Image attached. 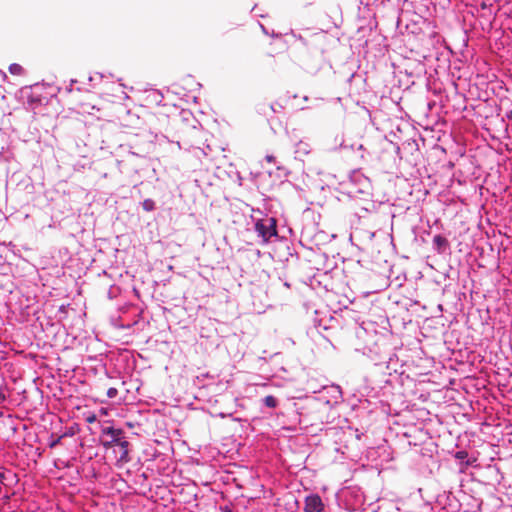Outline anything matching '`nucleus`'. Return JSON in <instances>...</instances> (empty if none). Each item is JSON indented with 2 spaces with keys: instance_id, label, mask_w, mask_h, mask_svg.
Here are the masks:
<instances>
[{
  "instance_id": "nucleus-1",
  "label": "nucleus",
  "mask_w": 512,
  "mask_h": 512,
  "mask_svg": "<svg viewBox=\"0 0 512 512\" xmlns=\"http://www.w3.org/2000/svg\"><path fill=\"white\" fill-rule=\"evenodd\" d=\"M103 433L106 435H109L110 437H113V440L103 442V446L106 449H108L115 445H118L121 448L120 460L125 463L129 462L130 457H129L128 447L130 444L123 436L124 435L123 430L116 429L114 427H106L103 429Z\"/></svg>"
},
{
  "instance_id": "nucleus-2",
  "label": "nucleus",
  "mask_w": 512,
  "mask_h": 512,
  "mask_svg": "<svg viewBox=\"0 0 512 512\" xmlns=\"http://www.w3.org/2000/svg\"><path fill=\"white\" fill-rule=\"evenodd\" d=\"M255 230L262 237L263 242L267 243L271 237L277 235L276 220L274 218L258 220L255 224Z\"/></svg>"
},
{
  "instance_id": "nucleus-3",
  "label": "nucleus",
  "mask_w": 512,
  "mask_h": 512,
  "mask_svg": "<svg viewBox=\"0 0 512 512\" xmlns=\"http://www.w3.org/2000/svg\"><path fill=\"white\" fill-rule=\"evenodd\" d=\"M324 508L321 498L318 495L308 496L305 500V512H321Z\"/></svg>"
},
{
  "instance_id": "nucleus-4",
  "label": "nucleus",
  "mask_w": 512,
  "mask_h": 512,
  "mask_svg": "<svg viewBox=\"0 0 512 512\" xmlns=\"http://www.w3.org/2000/svg\"><path fill=\"white\" fill-rule=\"evenodd\" d=\"M9 72L13 75H22L24 73V69L20 64L13 63L9 66Z\"/></svg>"
},
{
  "instance_id": "nucleus-5",
  "label": "nucleus",
  "mask_w": 512,
  "mask_h": 512,
  "mask_svg": "<svg viewBox=\"0 0 512 512\" xmlns=\"http://www.w3.org/2000/svg\"><path fill=\"white\" fill-rule=\"evenodd\" d=\"M264 404L269 408H275L278 404L277 399L272 395H267L264 398Z\"/></svg>"
},
{
  "instance_id": "nucleus-6",
  "label": "nucleus",
  "mask_w": 512,
  "mask_h": 512,
  "mask_svg": "<svg viewBox=\"0 0 512 512\" xmlns=\"http://www.w3.org/2000/svg\"><path fill=\"white\" fill-rule=\"evenodd\" d=\"M433 243L437 246L438 249H440L441 247L447 245V240L441 235H436L433 238Z\"/></svg>"
},
{
  "instance_id": "nucleus-7",
  "label": "nucleus",
  "mask_w": 512,
  "mask_h": 512,
  "mask_svg": "<svg viewBox=\"0 0 512 512\" xmlns=\"http://www.w3.org/2000/svg\"><path fill=\"white\" fill-rule=\"evenodd\" d=\"M143 209L146 211H152L155 207V203L151 199H145L142 203Z\"/></svg>"
},
{
  "instance_id": "nucleus-8",
  "label": "nucleus",
  "mask_w": 512,
  "mask_h": 512,
  "mask_svg": "<svg viewBox=\"0 0 512 512\" xmlns=\"http://www.w3.org/2000/svg\"><path fill=\"white\" fill-rule=\"evenodd\" d=\"M106 394L108 398H115L118 394V390L114 387H111L107 390Z\"/></svg>"
},
{
  "instance_id": "nucleus-9",
  "label": "nucleus",
  "mask_w": 512,
  "mask_h": 512,
  "mask_svg": "<svg viewBox=\"0 0 512 512\" xmlns=\"http://www.w3.org/2000/svg\"><path fill=\"white\" fill-rule=\"evenodd\" d=\"M63 436H59L57 439L53 440L50 444H49V447L50 448H54L55 446H57L61 439H62Z\"/></svg>"
},
{
  "instance_id": "nucleus-10",
  "label": "nucleus",
  "mask_w": 512,
  "mask_h": 512,
  "mask_svg": "<svg viewBox=\"0 0 512 512\" xmlns=\"http://www.w3.org/2000/svg\"><path fill=\"white\" fill-rule=\"evenodd\" d=\"M265 159H266V161H267L268 163H274V162H275V157H274L273 155H267V156L265 157Z\"/></svg>"
},
{
  "instance_id": "nucleus-11",
  "label": "nucleus",
  "mask_w": 512,
  "mask_h": 512,
  "mask_svg": "<svg viewBox=\"0 0 512 512\" xmlns=\"http://www.w3.org/2000/svg\"><path fill=\"white\" fill-rule=\"evenodd\" d=\"M506 117H507V119L512 121V110L506 113Z\"/></svg>"
},
{
  "instance_id": "nucleus-12",
  "label": "nucleus",
  "mask_w": 512,
  "mask_h": 512,
  "mask_svg": "<svg viewBox=\"0 0 512 512\" xmlns=\"http://www.w3.org/2000/svg\"><path fill=\"white\" fill-rule=\"evenodd\" d=\"M4 479H5V473L0 472V483L3 482Z\"/></svg>"
},
{
  "instance_id": "nucleus-13",
  "label": "nucleus",
  "mask_w": 512,
  "mask_h": 512,
  "mask_svg": "<svg viewBox=\"0 0 512 512\" xmlns=\"http://www.w3.org/2000/svg\"><path fill=\"white\" fill-rule=\"evenodd\" d=\"M3 400H5V396H4V394L0 391V401H3Z\"/></svg>"
},
{
  "instance_id": "nucleus-14",
  "label": "nucleus",
  "mask_w": 512,
  "mask_h": 512,
  "mask_svg": "<svg viewBox=\"0 0 512 512\" xmlns=\"http://www.w3.org/2000/svg\"><path fill=\"white\" fill-rule=\"evenodd\" d=\"M95 420V416L89 417L88 422H93Z\"/></svg>"
},
{
  "instance_id": "nucleus-15",
  "label": "nucleus",
  "mask_w": 512,
  "mask_h": 512,
  "mask_svg": "<svg viewBox=\"0 0 512 512\" xmlns=\"http://www.w3.org/2000/svg\"><path fill=\"white\" fill-rule=\"evenodd\" d=\"M458 457H463V454H461V452H458Z\"/></svg>"
},
{
  "instance_id": "nucleus-16",
  "label": "nucleus",
  "mask_w": 512,
  "mask_h": 512,
  "mask_svg": "<svg viewBox=\"0 0 512 512\" xmlns=\"http://www.w3.org/2000/svg\"><path fill=\"white\" fill-rule=\"evenodd\" d=\"M458 457H463V454H461V452H458Z\"/></svg>"
}]
</instances>
